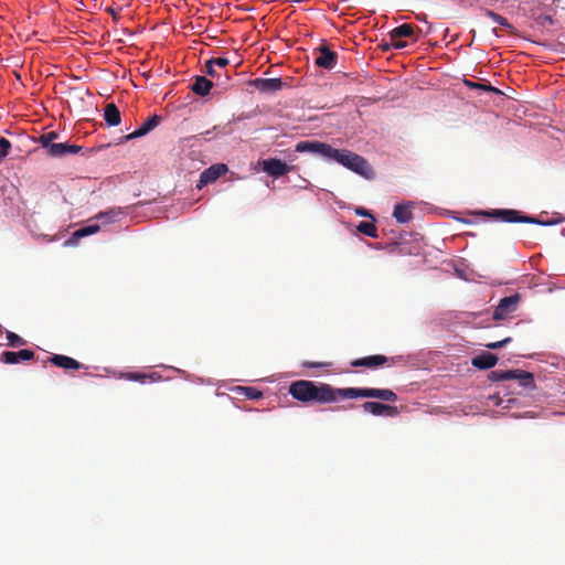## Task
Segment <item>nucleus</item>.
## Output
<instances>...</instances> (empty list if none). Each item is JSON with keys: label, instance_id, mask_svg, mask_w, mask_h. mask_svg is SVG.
Segmentation results:
<instances>
[{"label": "nucleus", "instance_id": "f257e3e1", "mask_svg": "<svg viewBox=\"0 0 565 565\" xmlns=\"http://www.w3.org/2000/svg\"><path fill=\"white\" fill-rule=\"evenodd\" d=\"M289 394L302 403L331 404L339 399L377 398L385 402H396L397 395L388 388L373 387H333L327 383H316L307 380L295 381L289 385Z\"/></svg>", "mask_w": 565, "mask_h": 565}, {"label": "nucleus", "instance_id": "f03ea898", "mask_svg": "<svg viewBox=\"0 0 565 565\" xmlns=\"http://www.w3.org/2000/svg\"><path fill=\"white\" fill-rule=\"evenodd\" d=\"M328 159L337 161L340 164L344 166L345 168L361 175H366V173L370 171V166L367 161L363 157L350 150H339L331 147Z\"/></svg>", "mask_w": 565, "mask_h": 565}, {"label": "nucleus", "instance_id": "7ed1b4c3", "mask_svg": "<svg viewBox=\"0 0 565 565\" xmlns=\"http://www.w3.org/2000/svg\"><path fill=\"white\" fill-rule=\"evenodd\" d=\"M482 214L493 220H498L505 223L543 224L537 218L522 214L520 211L512 209H494L490 211H484Z\"/></svg>", "mask_w": 565, "mask_h": 565}, {"label": "nucleus", "instance_id": "20e7f679", "mask_svg": "<svg viewBox=\"0 0 565 565\" xmlns=\"http://www.w3.org/2000/svg\"><path fill=\"white\" fill-rule=\"evenodd\" d=\"M399 359H401V356L387 358L382 354H375V355H369V356L355 359V360L351 361V366L366 367V369L375 370V369L384 366V365L392 366Z\"/></svg>", "mask_w": 565, "mask_h": 565}, {"label": "nucleus", "instance_id": "39448f33", "mask_svg": "<svg viewBox=\"0 0 565 565\" xmlns=\"http://www.w3.org/2000/svg\"><path fill=\"white\" fill-rule=\"evenodd\" d=\"M520 300H521V296L519 294H513L511 296L502 298L499 301V305L494 309L493 319L494 320L508 319L513 312H515L518 310Z\"/></svg>", "mask_w": 565, "mask_h": 565}, {"label": "nucleus", "instance_id": "423d86ee", "mask_svg": "<svg viewBox=\"0 0 565 565\" xmlns=\"http://www.w3.org/2000/svg\"><path fill=\"white\" fill-rule=\"evenodd\" d=\"M362 408L365 413H370L374 416L396 417L399 414L396 406L379 402H365L362 404Z\"/></svg>", "mask_w": 565, "mask_h": 565}, {"label": "nucleus", "instance_id": "0eeeda50", "mask_svg": "<svg viewBox=\"0 0 565 565\" xmlns=\"http://www.w3.org/2000/svg\"><path fill=\"white\" fill-rule=\"evenodd\" d=\"M161 119L162 118L159 115H153L149 117L145 122L141 124V126L137 130L126 136H122L120 138L119 143L146 136L161 122Z\"/></svg>", "mask_w": 565, "mask_h": 565}, {"label": "nucleus", "instance_id": "6e6552de", "mask_svg": "<svg viewBox=\"0 0 565 565\" xmlns=\"http://www.w3.org/2000/svg\"><path fill=\"white\" fill-rule=\"evenodd\" d=\"M331 146L321 141H299L296 145V151L298 152H312L317 153L326 159L330 154Z\"/></svg>", "mask_w": 565, "mask_h": 565}, {"label": "nucleus", "instance_id": "1a4fd4ad", "mask_svg": "<svg viewBox=\"0 0 565 565\" xmlns=\"http://www.w3.org/2000/svg\"><path fill=\"white\" fill-rule=\"evenodd\" d=\"M227 171V166L224 163L213 164L210 168L205 169L201 175L198 183V188L201 189L202 186L213 183L216 181L220 177L225 174Z\"/></svg>", "mask_w": 565, "mask_h": 565}, {"label": "nucleus", "instance_id": "9d476101", "mask_svg": "<svg viewBox=\"0 0 565 565\" xmlns=\"http://www.w3.org/2000/svg\"><path fill=\"white\" fill-rule=\"evenodd\" d=\"M263 170L270 177L279 178L290 171V167L282 160L270 158L263 161Z\"/></svg>", "mask_w": 565, "mask_h": 565}, {"label": "nucleus", "instance_id": "9b49d317", "mask_svg": "<svg viewBox=\"0 0 565 565\" xmlns=\"http://www.w3.org/2000/svg\"><path fill=\"white\" fill-rule=\"evenodd\" d=\"M249 85L260 93H274L280 90L284 83L280 78H255Z\"/></svg>", "mask_w": 565, "mask_h": 565}, {"label": "nucleus", "instance_id": "f8f14e48", "mask_svg": "<svg viewBox=\"0 0 565 565\" xmlns=\"http://www.w3.org/2000/svg\"><path fill=\"white\" fill-rule=\"evenodd\" d=\"M504 381L516 380L524 388L534 386L533 374L523 370H509L504 371Z\"/></svg>", "mask_w": 565, "mask_h": 565}, {"label": "nucleus", "instance_id": "ddd939ff", "mask_svg": "<svg viewBox=\"0 0 565 565\" xmlns=\"http://www.w3.org/2000/svg\"><path fill=\"white\" fill-rule=\"evenodd\" d=\"M338 55L328 46H320L319 55L316 57V64L320 67L332 70L337 65Z\"/></svg>", "mask_w": 565, "mask_h": 565}, {"label": "nucleus", "instance_id": "4468645a", "mask_svg": "<svg viewBox=\"0 0 565 565\" xmlns=\"http://www.w3.org/2000/svg\"><path fill=\"white\" fill-rule=\"evenodd\" d=\"M82 150L81 146L70 145L67 142H56L51 147L50 152L47 153L50 157H65L68 154H76Z\"/></svg>", "mask_w": 565, "mask_h": 565}, {"label": "nucleus", "instance_id": "2eb2a0df", "mask_svg": "<svg viewBox=\"0 0 565 565\" xmlns=\"http://www.w3.org/2000/svg\"><path fill=\"white\" fill-rule=\"evenodd\" d=\"M34 352L28 349L20 350L18 352L4 351L1 354V360L7 364H15L20 361H29L33 359Z\"/></svg>", "mask_w": 565, "mask_h": 565}, {"label": "nucleus", "instance_id": "dca6fc26", "mask_svg": "<svg viewBox=\"0 0 565 565\" xmlns=\"http://www.w3.org/2000/svg\"><path fill=\"white\" fill-rule=\"evenodd\" d=\"M498 363V356L490 352H482L472 358L471 364L479 370H488Z\"/></svg>", "mask_w": 565, "mask_h": 565}, {"label": "nucleus", "instance_id": "f3484780", "mask_svg": "<svg viewBox=\"0 0 565 565\" xmlns=\"http://www.w3.org/2000/svg\"><path fill=\"white\" fill-rule=\"evenodd\" d=\"M412 207V202L396 204L393 211V216L396 220V222L401 224H406L411 222L413 220Z\"/></svg>", "mask_w": 565, "mask_h": 565}, {"label": "nucleus", "instance_id": "a211bd4d", "mask_svg": "<svg viewBox=\"0 0 565 565\" xmlns=\"http://www.w3.org/2000/svg\"><path fill=\"white\" fill-rule=\"evenodd\" d=\"M47 361L65 370H79L83 367V364L75 359L61 354H55L52 358H49Z\"/></svg>", "mask_w": 565, "mask_h": 565}, {"label": "nucleus", "instance_id": "6ab92c4d", "mask_svg": "<svg viewBox=\"0 0 565 565\" xmlns=\"http://www.w3.org/2000/svg\"><path fill=\"white\" fill-rule=\"evenodd\" d=\"M104 119L109 126H118L121 121V116L118 107L114 104H107L104 109Z\"/></svg>", "mask_w": 565, "mask_h": 565}, {"label": "nucleus", "instance_id": "aec40b11", "mask_svg": "<svg viewBox=\"0 0 565 565\" xmlns=\"http://www.w3.org/2000/svg\"><path fill=\"white\" fill-rule=\"evenodd\" d=\"M213 83L204 76H196L192 85V90L199 96H205L210 93Z\"/></svg>", "mask_w": 565, "mask_h": 565}, {"label": "nucleus", "instance_id": "412c9836", "mask_svg": "<svg viewBox=\"0 0 565 565\" xmlns=\"http://www.w3.org/2000/svg\"><path fill=\"white\" fill-rule=\"evenodd\" d=\"M415 35V30L412 24H401L390 32V39L412 38Z\"/></svg>", "mask_w": 565, "mask_h": 565}, {"label": "nucleus", "instance_id": "4be33fe9", "mask_svg": "<svg viewBox=\"0 0 565 565\" xmlns=\"http://www.w3.org/2000/svg\"><path fill=\"white\" fill-rule=\"evenodd\" d=\"M99 225L98 224H92V225H88V226H84L77 231H75L72 235V238L68 239L66 242V244H71V243H74L75 241L82 238V237H85V236H88V235H92V234H95L99 231Z\"/></svg>", "mask_w": 565, "mask_h": 565}, {"label": "nucleus", "instance_id": "5701e85b", "mask_svg": "<svg viewBox=\"0 0 565 565\" xmlns=\"http://www.w3.org/2000/svg\"><path fill=\"white\" fill-rule=\"evenodd\" d=\"M58 137V134L55 132V131H50V132H45V134H42L39 138H38V142L46 149V153L50 152L51 150V147L54 146L56 142H54V140Z\"/></svg>", "mask_w": 565, "mask_h": 565}, {"label": "nucleus", "instance_id": "b1692460", "mask_svg": "<svg viewBox=\"0 0 565 565\" xmlns=\"http://www.w3.org/2000/svg\"><path fill=\"white\" fill-rule=\"evenodd\" d=\"M124 211L120 207H113L108 211L100 212L97 214L98 220H103L105 223L114 222L118 216L122 215Z\"/></svg>", "mask_w": 565, "mask_h": 565}, {"label": "nucleus", "instance_id": "393cba45", "mask_svg": "<svg viewBox=\"0 0 565 565\" xmlns=\"http://www.w3.org/2000/svg\"><path fill=\"white\" fill-rule=\"evenodd\" d=\"M122 377L126 379V380H129V381L140 382L142 384L146 383V381L148 379H150L152 381L160 379V376L157 375V373H152L151 375H147V374H143V373H138V372L125 373L122 375Z\"/></svg>", "mask_w": 565, "mask_h": 565}, {"label": "nucleus", "instance_id": "a878e982", "mask_svg": "<svg viewBox=\"0 0 565 565\" xmlns=\"http://www.w3.org/2000/svg\"><path fill=\"white\" fill-rule=\"evenodd\" d=\"M486 15L489 17L493 22L498 23L501 26H504L509 30L513 29L512 24L508 21L507 18H504L503 15H501L492 10H487Z\"/></svg>", "mask_w": 565, "mask_h": 565}, {"label": "nucleus", "instance_id": "bb28decb", "mask_svg": "<svg viewBox=\"0 0 565 565\" xmlns=\"http://www.w3.org/2000/svg\"><path fill=\"white\" fill-rule=\"evenodd\" d=\"M359 232L362 234L376 238L377 237V230L376 226L371 222H361L358 226Z\"/></svg>", "mask_w": 565, "mask_h": 565}, {"label": "nucleus", "instance_id": "cd10ccee", "mask_svg": "<svg viewBox=\"0 0 565 565\" xmlns=\"http://www.w3.org/2000/svg\"><path fill=\"white\" fill-rule=\"evenodd\" d=\"M465 84L470 88L493 92V93H500V90L498 88L491 86L490 84H482V83H476V82H470V81H465Z\"/></svg>", "mask_w": 565, "mask_h": 565}, {"label": "nucleus", "instance_id": "c85d7f7f", "mask_svg": "<svg viewBox=\"0 0 565 565\" xmlns=\"http://www.w3.org/2000/svg\"><path fill=\"white\" fill-rule=\"evenodd\" d=\"M7 339L9 342V345L11 347H20L25 344V340L22 339L20 335L15 334L14 332H8Z\"/></svg>", "mask_w": 565, "mask_h": 565}, {"label": "nucleus", "instance_id": "c756f323", "mask_svg": "<svg viewBox=\"0 0 565 565\" xmlns=\"http://www.w3.org/2000/svg\"><path fill=\"white\" fill-rule=\"evenodd\" d=\"M239 390H242L249 399H257L263 396L262 392L255 387H239Z\"/></svg>", "mask_w": 565, "mask_h": 565}, {"label": "nucleus", "instance_id": "7c9ffc66", "mask_svg": "<svg viewBox=\"0 0 565 565\" xmlns=\"http://www.w3.org/2000/svg\"><path fill=\"white\" fill-rule=\"evenodd\" d=\"M10 149H11V142L8 139L1 137L0 138V161H2V159L8 156Z\"/></svg>", "mask_w": 565, "mask_h": 565}, {"label": "nucleus", "instance_id": "2f4dec72", "mask_svg": "<svg viewBox=\"0 0 565 565\" xmlns=\"http://www.w3.org/2000/svg\"><path fill=\"white\" fill-rule=\"evenodd\" d=\"M512 341V339L510 337L501 340V341H498V342H490V343H487L486 347L488 349H491V350H495V349H500L504 345H507L508 343H510Z\"/></svg>", "mask_w": 565, "mask_h": 565}, {"label": "nucleus", "instance_id": "473e14b6", "mask_svg": "<svg viewBox=\"0 0 565 565\" xmlns=\"http://www.w3.org/2000/svg\"><path fill=\"white\" fill-rule=\"evenodd\" d=\"M205 66H206V73H207L210 76H212V77H216L217 79H220V78H221V74H218V73L216 72V70L214 68L215 64H214V63H212V60H209V61L206 62Z\"/></svg>", "mask_w": 565, "mask_h": 565}, {"label": "nucleus", "instance_id": "72a5a7b5", "mask_svg": "<svg viewBox=\"0 0 565 565\" xmlns=\"http://www.w3.org/2000/svg\"><path fill=\"white\" fill-rule=\"evenodd\" d=\"M503 375H504V371H500V370L491 371V373L489 374V380H491L493 382L504 381Z\"/></svg>", "mask_w": 565, "mask_h": 565}, {"label": "nucleus", "instance_id": "f704fd0d", "mask_svg": "<svg viewBox=\"0 0 565 565\" xmlns=\"http://www.w3.org/2000/svg\"><path fill=\"white\" fill-rule=\"evenodd\" d=\"M390 45L396 50H402L407 46V42L403 41L402 39H391Z\"/></svg>", "mask_w": 565, "mask_h": 565}, {"label": "nucleus", "instance_id": "c9c22d12", "mask_svg": "<svg viewBox=\"0 0 565 565\" xmlns=\"http://www.w3.org/2000/svg\"><path fill=\"white\" fill-rule=\"evenodd\" d=\"M212 63H214L218 67H225L228 65V60L225 57L211 58Z\"/></svg>", "mask_w": 565, "mask_h": 565}, {"label": "nucleus", "instance_id": "e433bc0d", "mask_svg": "<svg viewBox=\"0 0 565 565\" xmlns=\"http://www.w3.org/2000/svg\"><path fill=\"white\" fill-rule=\"evenodd\" d=\"M356 213L361 216H371V214L369 213V211L364 210V209H360V210H356Z\"/></svg>", "mask_w": 565, "mask_h": 565}, {"label": "nucleus", "instance_id": "4c0bfd02", "mask_svg": "<svg viewBox=\"0 0 565 565\" xmlns=\"http://www.w3.org/2000/svg\"><path fill=\"white\" fill-rule=\"evenodd\" d=\"M416 19L419 21H426V14H424V13L416 14Z\"/></svg>", "mask_w": 565, "mask_h": 565}, {"label": "nucleus", "instance_id": "58836bf2", "mask_svg": "<svg viewBox=\"0 0 565 565\" xmlns=\"http://www.w3.org/2000/svg\"><path fill=\"white\" fill-rule=\"evenodd\" d=\"M541 19H543L544 21H547L548 23H552V18L550 15H543L541 17Z\"/></svg>", "mask_w": 565, "mask_h": 565}, {"label": "nucleus", "instance_id": "ea45409f", "mask_svg": "<svg viewBox=\"0 0 565 565\" xmlns=\"http://www.w3.org/2000/svg\"><path fill=\"white\" fill-rule=\"evenodd\" d=\"M227 82L225 79H222L221 83H217V85H222L224 88H227Z\"/></svg>", "mask_w": 565, "mask_h": 565}, {"label": "nucleus", "instance_id": "a19ab883", "mask_svg": "<svg viewBox=\"0 0 565 565\" xmlns=\"http://www.w3.org/2000/svg\"><path fill=\"white\" fill-rule=\"evenodd\" d=\"M225 81L228 83L230 82V75L227 74V72L225 73Z\"/></svg>", "mask_w": 565, "mask_h": 565}]
</instances>
